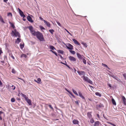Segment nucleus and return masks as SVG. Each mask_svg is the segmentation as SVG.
<instances>
[{
  "mask_svg": "<svg viewBox=\"0 0 126 126\" xmlns=\"http://www.w3.org/2000/svg\"><path fill=\"white\" fill-rule=\"evenodd\" d=\"M83 59V63L85 64H86V61L85 60L84 58H83V59Z\"/></svg>",
  "mask_w": 126,
  "mask_h": 126,
  "instance_id": "nucleus-39",
  "label": "nucleus"
},
{
  "mask_svg": "<svg viewBox=\"0 0 126 126\" xmlns=\"http://www.w3.org/2000/svg\"><path fill=\"white\" fill-rule=\"evenodd\" d=\"M1 62L2 63H3V64H4V61H1Z\"/></svg>",
  "mask_w": 126,
  "mask_h": 126,
  "instance_id": "nucleus-58",
  "label": "nucleus"
},
{
  "mask_svg": "<svg viewBox=\"0 0 126 126\" xmlns=\"http://www.w3.org/2000/svg\"><path fill=\"white\" fill-rule=\"evenodd\" d=\"M65 30H66V32H67L70 35H72L67 30H66V29H65Z\"/></svg>",
  "mask_w": 126,
  "mask_h": 126,
  "instance_id": "nucleus-48",
  "label": "nucleus"
},
{
  "mask_svg": "<svg viewBox=\"0 0 126 126\" xmlns=\"http://www.w3.org/2000/svg\"><path fill=\"white\" fill-rule=\"evenodd\" d=\"M123 75L124 78L126 80V74H123Z\"/></svg>",
  "mask_w": 126,
  "mask_h": 126,
  "instance_id": "nucleus-45",
  "label": "nucleus"
},
{
  "mask_svg": "<svg viewBox=\"0 0 126 126\" xmlns=\"http://www.w3.org/2000/svg\"><path fill=\"white\" fill-rule=\"evenodd\" d=\"M3 113V112L1 111H0V114H2Z\"/></svg>",
  "mask_w": 126,
  "mask_h": 126,
  "instance_id": "nucleus-60",
  "label": "nucleus"
},
{
  "mask_svg": "<svg viewBox=\"0 0 126 126\" xmlns=\"http://www.w3.org/2000/svg\"><path fill=\"white\" fill-rule=\"evenodd\" d=\"M21 94L22 95V96L23 97H24L25 99L26 100L28 99L27 97V96L26 95L22 93H21Z\"/></svg>",
  "mask_w": 126,
  "mask_h": 126,
  "instance_id": "nucleus-22",
  "label": "nucleus"
},
{
  "mask_svg": "<svg viewBox=\"0 0 126 126\" xmlns=\"http://www.w3.org/2000/svg\"><path fill=\"white\" fill-rule=\"evenodd\" d=\"M111 100L113 104L114 105H116V102L114 99L113 98H112L111 99Z\"/></svg>",
  "mask_w": 126,
  "mask_h": 126,
  "instance_id": "nucleus-24",
  "label": "nucleus"
},
{
  "mask_svg": "<svg viewBox=\"0 0 126 126\" xmlns=\"http://www.w3.org/2000/svg\"><path fill=\"white\" fill-rule=\"evenodd\" d=\"M34 36H36L37 38L41 41H45L43 35L42 33L39 32H36Z\"/></svg>",
  "mask_w": 126,
  "mask_h": 126,
  "instance_id": "nucleus-1",
  "label": "nucleus"
},
{
  "mask_svg": "<svg viewBox=\"0 0 126 126\" xmlns=\"http://www.w3.org/2000/svg\"><path fill=\"white\" fill-rule=\"evenodd\" d=\"M95 94L97 96H98L99 97H101V95L98 92H96L95 93Z\"/></svg>",
  "mask_w": 126,
  "mask_h": 126,
  "instance_id": "nucleus-29",
  "label": "nucleus"
},
{
  "mask_svg": "<svg viewBox=\"0 0 126 126\" xmlns=\"http://www.w3.org/2000/svg\"><path fill=\"white\" fill-rule=\"evenodd\" d=\"M75 102L76 104H77L78 105H79V102L78 101H75Z\"/></svg>",
  "mask_w": 126,
  "mask_h": 126,
  "instance_id": "nucleus-49",
  "label": "nucleus"
},
{
  "mask_svg": "<svg viewBox=\"0 0 126 126\" xmlns=\"http://www.w3.org/2000/svg\"><path fill=\"white\" fill-rule=\"evenodd\" d=\"M103 114V117L105 119H107V118H106V117L104 116V114Z\"/></svg>",
  "mask_w": 126,
  "mask_h": 126,
  "instance_id": "nucleus-54",
  "label": "nucleus"
},
{
  "mask_svg": "<svg viewBox=\"0 0 126 126\" xmlns=\"http://www.w3.org/2000/svg\"><path fill=\"white\" fill-rule=\"evenodd\" d=\"M102 65L104 67H106L107 68L108 66L107 65H106V64H103V63H102Z\"/></svg>",
  "mask_w": 126,
  "mask_h": 126,
  "instance_id": "nucleus-41",
  "label": "nucleus"
},
{
  "mask_svg": "<svg viewBox=\"0 0 126 126\" xmlns=\"http://www.w3.org/2000/svg\"><path fill=\"white\" fill-rule=\"evenodd\" d=\"M8 16H12V14L11 13H8L7 15Z\"/></svg>",
  "mask_w": 126,
  "mask_h": 126,
  "instance_id": "nucleus-44",
  "label": "nucleus"
},
{
  "mask_svg": "<svg viewBox=\"0 0 126 126\" xmlns=\"http://www.w3.org/2000/svg\"><path fill=\"white\" fill-rule=\"evenodd\" d=\"M110 124L111 125L113 126H116L115 125V124H112V123H110Z\"/></svg>",
  "mask_w": 126,
  "mask_h": 126,
  "instance_id": "nucleus-57",
  "label": "nucleus"
},
{
  "mask_svg": "<svg viewBox=\"0 0 126 126\" xmlns=\"http://www.w3.org/2000/svg\"><path fill=\"white\" fill-rule=\"evenodd\" d=\"M21 39L19 38H17L16 40L15 41V43L16 44H18L20 42Z\"/></svg>",
  "mask_w": 126,
  "mask_h": 126,
  "instance_id": "nucleus-15",
  "label": "nucleus"
},
{
  "mask_svg": "<svg viewBox=\"0 0 126 126\" xmlns=\"http://www.w3.org/2000/svg\"><path fill=\"white\" fill-rule=\"evenodd\" d=\"M81 44H82L85 47H87V45L86 43L82 42L81 43Z\"/></svg>",
  "mask_w": 126,
  "mask_h": 126,
  "instance_id": "nucleus-33",
  "label": "nucleus"
},
{
  "mask_svg": "<svg viewBox=\"0 0 126 126\" xmlns=\"http://www.w3.org/2000/svg\"><path fill=\"white\" fill-rule=\"evenodd\" d=\"M50 51L52 52L53 53H54L56 55V56H58V54L56 52L53 51L51 50H50Z\"/></svg>",
  "mask_w": 126,
  "mask_h": 126,
  "instance_id": "nucleus-34",
  "label": "nucleus"
},
{
  "mask_svg": "<svg viewBox=\"0 0 126 126\" xmlns=\"http://www.w3.org/2000/svg\"><path fill=\"white\" fill-rule=\"evenodd\" d=\"M66 66H67L68 68H70L69 66V65H67V63H66Z\"/></svg>",
  "mask_w": 126,
  "mask_h": 126,
  "instance_id": "nucleus-64",
  "label": "nucleus"
},
{
  "mask_svg": "<svg viewBox=\"0 0 126 126\" xmlns=\"http://www.w3.org/2000/svg\"><path fill=\"white\" fill-rule=\"evenodd\" d=\"M96 115L97 116V117H98V118L99 119L100 118V117H99V114H96Z\"/></svg>",
  "mask_w": 126,
  "mask_h": 126,
  "instance_id": "nucleus-55",
  "label": "nucleus"
},
{
  "mask_svg": "<svg viewBox=\"0 0 126 126\" xmlns=\"http://www.w3.org/2000/svg\"><path fill=\"white\" fill-rule=\"evenodd\" d=\"M0 22L3 23H5V22L3 21V18H2L1 16L0 15Z\"/></svg>",
  "mask_w": 126,
  "mask_h": 126,
  "instance_id": "nucleus-23",
  "label": "nucleus"
},
{
  "mask_svg": "<svg viewBox=\"0 0 126 126\" xmlns=\"http://www.w3.org/2000/svg\"><path fill=\"white\" fill-rule=\"evenodd\" d=\"M18 10L19 12V14L20 16L24 18L26 17L25 15L24 14L23 12L19 8H18Z\"/></svg>",
  "mask_w": 126,
  "mask_h": 126,
  "instance_id": "nucleus-5",
  "label": "nucleus"
},
{
  "mask_svg": "<svg viewBox=\"0 0 126 126\" xmlns=\"http://www.w3.org/2000/svg\"><path fill=\"white\" fill-rule=\"evenodd\" d=\"M11 58L13 59H15V58H14V56H13V55L12 56H11Z\"/></svg>",
  "mask_w": 126,
  "mask_h": 126,
  "instance_id": "nucleus-59",
  "label": "nucleus"
},
{
  "mask_svg": "<svg viewBox=\"0 0 126 126\" xmlns=\"http://www.w3.org/2000/svg\"><path fill=\"white\" fill-rule=\"evenodd\" d=\"M109 75L111 76L114 79H116V80H118L117 79H116V78H117V77L116 76H115L113 75L112 74H108Z\"/></svg>",
  "mask_w": 126,
  "mask_h": 126,
  "instance_id": "nucleus-19",
  "label": "nucleus"
},
{
  "mask_svg": "<svg viewBox=\"0 0 126 126\" xmlns=\"http://www.w3.org/2000/svg\"><path fill=\"white\" fill-rule=\"evenodd\" d=\"M39 27L41 30H45V28L43 26H39Z\"/></svg>",
  "mask_w": 126,
  "mask_h": 126,
  "instance_id": "nucleus-37",
  "label": "nucleus"
},
{
  "mask_svg": "<svg viewBox=\"0 0 126 126\" xmlns=\"http://www.w3.org/2000/svg\"><path fill=\"white\" fill-rule=\"evenodd\" d=\"M39 18L42 20V21H43V20H44L43 19V18H42L41 17H39Z\"/></svg>",
  "mask_w": 126,
  "mask_h": 126,
  "instance_id": "nucleus-52",
  "label": "nucleus"
},
{
  "mask_svg": "<svg viewBox=\"0 0 126 126\" xmlns=\"http://www.w3.org/2000/svg\"><path fill=\"white\" fill-rule=\"evenodd\" d=\"M11 35L12 36L18 37H20V35L18 32L17 31L16 29H15L14 31H12L11 33Z\"/></svg>",
  "mask_w": 126,
  "mask_h": 126,
  "instance_id": "nucleus-2",
  "label": "nucleus"
},
{
  "mask_svg": "<svg viewBox=\"0 0 126 126\" xmlns=\"http://www.w3.org/2000/svg\"><path fill=\"white\" fill-rule=\"evenodd\" d=\"M88 117L90 119L92 118V115L90 112H88L87 114Z\"/></svg>",
  "mask_w": 126,
  "mask_h": 126,
  "instance_id": "nucleus-20",
  "label": "nucleus"
},
{
  "mask_svg": "<svg viewBox=\"0 0 126 126\" xmlns=\"http://www.w3.org/2000/svg\"><path fill=\"white\" fill-rule=\"evenodd\" d=\"M12 87V89L13 90H14L15 89L16 87L15 86H14L13 85H12L11 86Z\"/></svg>",
  "mask_w": 126,
  "mask_h": 126,
  "instance_id": "nucleus-42",
  "label": "nucleus"
},
{
  "mask_svg": "<svg viewBox=\"0 0 126 126\" xmlns=\"http://www.w3.org/2000/svg\"><path fill=\"white\" fill-rule=\"evenodd\" d=\"M66 66H67L68 68H70L69 66V65H67V63H66Z\"/></svg>",
  "mask_w": 126,
  "mask_h": 126,
  "instance_id": "nucleus-63",
  "label": "nucleus"
},
{
  "mask_svg": "<svg viewBox=\"0 0 126 126\" xmlns=\"http://www.w3.org/2000/svg\"><path fill=\"white\" fill-rule=\"evenodd\" d=\"M122 98L123 100L124 104L125 105H126V99L124 96H122Z\"/></svg>",
  "mask_w": 126,
  "mask_h": 126,
  "instance_id": "nucleus-13",
  "label": "nucleus"
},
{
  "mask_svg": "<svg viewBox=\"0 0 126 126\" xmlns=\"http://www.w3.org/2000/svg\"><path fill=\"white\" fill-rule=\"evenodd\" d=\"M66 47L68 49L72 50L73 49V46L69 43H68L67 45L66 46Z\"/></svg>",
  "mask_w": 126,
  "mask_h": 126,
  "instance_id": "nucleus-6",
  "label": "nucleus"
},
{
  "mask_svg": "<svg viewBox=\"0 0 126 126\" xmlns=\"http://www.w3.org/2000/svg\"><path fill=\"white\" fill-rule=\"evenodd\" d=\"M29 30L31 31L32 34L33 35H34L35 33V32H35V31L34 30L32 26H29Z\"/></svg>",
  "mask_w": 126,
  "mask_h": 126,
  "instance_id": "nucleus-4",
  "label": "nucleus"
},
{
  "mask_svg": "<svg viewBox=\"0 0 126 126\" xmlns=\"http://www.w3.org/2000/svg\"><path fill=\"white\" fill-rule=\"evenodd\" d=\"M27 57V56L25 54H22L21 56V58H26Z\"/></svg>",
  "mask_w": 126,
  "mask_h": 126,
  "instance_id": "nucleus-25",
  "label": "nucleus"
},
{
  "mask_svg": "<svg viewBox=\"0 0 126 126\" xmlns=\"http://www.w3.org/2000/svg\"><path fill=\"white\" fill-rule=\"evenodd\" d=\"M43 21L44 23L47 25L48 27H50V23L46 21L45 20H43Z\"/></svg>",
  "mask_w": 126,
  "mask_h": 126,
  "instance_id": "nucleus-12",
  "label": "nucleus"
},
{
  "mask_svg": "<svg viewBox=\"0 0 126 126\" xmlns=\"http://www.w3.org/2000/svg\"><path fill=\"white\" fill-rule=\"evenodd\" d=\"M49 48L51 49V50H56L55 48L52 45H50L49 46Z\"/></svg>",
  "mask_w": 126,
  "mask_h": 126,
  "instance_id": "nucleus-16",
  "label": "nucleus"
},
{
  "mask_svg": "<svg viewBox=\"0 0 126 126\" xmlns=\"http://www.w3.org/2000/svg\"><path fill=\"white\" fill-rule=\"evenodd\" d=\"M12 72L13 74H15L16 73V71L14 68H13L12 70Z\"/></svg>",
  "mask_w": 126,
  "mask_h": 126,
  "instance_id": "nucleus-35",
  "label": "nucleus"
},
{
  "mask_svg": "<svg viewBox=\"0 0 126 126\" xmlns=\"http://www.w3.org/2000/svg\"><path fill=\"white\" fill-rule=\"evenodd\" d=\"M72 90L73 92V93L75 94L77 96L78 95V94L77 92L76 91L74 90L73 89Z\"/></svg>",
  "mask_w": 126,
  "mask_h": 126,
  "instance_id": "nucleus-30",
  "label": "nucleus"
},
{
  "mask_svg": "<svg viewBox=\"0 0 126 126\" xmlns=\"http://www.w3.org/2000/svg\"><path fill=\"white\" fill-rule=\"evenodd\" d=\"M49 106L51 109L53 110V108L52 107V106L51 105H49Z\"/></svg>",
  "mask_w": 126,
  "mask_h": 126,
  "instance_id": "nucleus-47",
  "label": "nucleus"
},
{
  "mask_svg": "<svg viewBox=\"0 0 126 126\" xmlns=\"http://www.w3.org/2000/svg\"><path fill=\"white\" fill-rule=\"evenodd\" d=\"M11 101L12 102H14L15 101V99L14 98H12L11 99Z\"/></svg>",
  "mask_w": 126,
  "mask_h": 126,
  "instance_id": "nucleus-40",
  "label": "nucleus"
},
{
  "mask_svg": "<svg viewBox=\"0 0 126 126\" xmlns=\"http://www.w3.org/2000/svg\"><path fill=\"white\" fill-rule=\"evenodd\" d=\"M108 85L110 88H112V86H111V85L110 84H108Z\"/></svg>",
  "mask_w": 126,
  "mask_h": 126,
  "instance_id": "nucleus-46",
  "label": "nucleus"
},
{
  "mask_svg": "<svg viewBox=\"0 0 126 126\" xmlns=\"http://www.w3.org/2000/svg\"><path fill=\"white\" fill-rule=\"evenodd\" d=\"M27 18L28 20L31 22L33 23V20H32V18L30 16H27Z\"/></svg>",
  "mask_w": 126,
  "mask_h": 126,
  "instance_id": "nucleus-10",
  "label": "nucleus"
},
{
  "mask_svg": "<svg viewBox=\"0 0 126 126\" xmlns=\"http://www.w3.org/2000/svg\"><path fill=\"white\" fill-rule=\"evenodd\" d=\"M24 44L23 43V44H20V47L21 49H22L24 47Z\"/></svg>",
  "mask_w": 126,
  "mask_h": 126,
  "instance_id": "nucleus-26",
  "label": "nucleus"
},
{
  "mask_svg": "<svg viewBox=\"0 0 126 126\" xmlns=\"http://www.w3.org/2000/svg\"><path fill=\"white\" fill-rule=\"evenodd\" d=\"M99 122L98 121H96L94 123V126H99Z\"/></svg>",
  "mask_w": 126,
  "mask_h": 126,
  "instance_id": "nucleus-17",
  "label": "nucleus"
},
{
  "mask_svg": "<svg viewBox=\"0 0 126 126\" xmlns=\"http://www.w3.org/2000/svg\"><path fill=\"white\" fill-rule=\"evenodd\" d=\"M9 23L11 25L12 27L14 29L15 28V26L11 22H9Z\"/></svg>",
  "mask_w": 126,
  "mask_h": 126,
  "instance_id": "nucleus-27",
  "label": "nucleus"
},
{
  "mask_svg": "<svg viewBox=\"0 0 126 126\" xmlns=\"http://www.w3.org/2000/svg\"><path fill=\"white\" fill-rule=\"evenodd\" d=\"M35 81L38 83H40V82L41 81V79L40 78H38L37 79V81L35 80Z\"/></svg>",
  "mask_w": 126,
  "mask_h": 126,
  "instance_id": "nucleus-28",
  "label": "nucleus"
},
{
  "mask_svg": "<svg viewBox=\"0 0 126 126\" xmlns=\"http://www.w3.org/2000/svg\"><path fill=\"white\" fill-rule=\"evenodd\" d=\"M82 77L83 78V80L85 81H87L91 84H93V82L87 77L83 76Z\"/></svg>",
  "mask_w": 126,
  "mask_h": 126,
  "instance_id": "nucleus-3",
  "label": "nucleus"
},
{
  "mask_svg": "<svg viewBox=\"0 0 126 126\" xmlns=\"http://www.w3.org/2000/svg\"><path fill=\"white\" fill-rule=\"evenodd\" d=\"M90 122L91 123L93 124L94 122V121L93 119L92 118L90 119Z\"/></svg>",
  "mask_w": 126,
  "mask_h": 126,
  "instance_id": "nucleus-32",
  "label": "nucleus"
},
{
  "mask_svg": "<svg viewBox=\"0 0 126 126\" xmlns=\"http://www.w3.org/2000/svg\"><path fill=\"white\" fill-rule=\"evenodd\" d=\"M72 40L75 44H77L79 46L81 45L75 39H72Z\"/></svg>",
  "mask_w": 126,
  "mask_h": 126,
  "instance_id": "nucleus-11",
  "label": "nucleus"
},
{
  "mask_svg": "<svg viewBox=\"0 0 126 126\" xmlns=\"http://www.w3.org/2000/svg\"><path fill=\"white\" fill-rule=\"evenodd\" d=\"M78 94L79 96L80 97L81 96H82V94L81 93L80 91H79L78 92Z\"/></svg>",
  "mask_w": 126,
  "mask_h": 126,
  "instance_id": "nucleus-36",
  "label": "nucleus"
},
{
  "mask_svg": "<svg viewBox=\"0 0 126 126\" xmlns=\"http://www.w3.org/2000/svg\"><path fill=\"white\" fill-rule=\"evenodd\" d=\"M49 31L51 34H53V32H54V30L53 29L49 30Z\"/></svg>",
  "mask_w": 126,
  "mask_h": 126,
  "instance_id": "nucleus-38",
  "label": "nucleus"
},
{
  "mask_svg": "<svg viewBox=\"0 0 126 126\" xmlns=\"http://www.w3.org/2000/svg\"><path fill=\"white\" fill-rule=\"evenodd\" d=\"M73 122L74 124H78L79 121L77 120H74L73 121Z\"/></svg>",
  "mask_w": 126,
  "mask_h": 126,
  "instance_id": "nucleus-18",
  "label": "nucleus"
},
{
  "mask_svg": "<svg viewBox=\"0 0 126 126\" xmlns=\"http://www.w3.org/2000/svg\"><path fill=\"white\" fill-rule=\"evenodd\" d=\"M69 51L71 54H75L76 53L75 51H74L70 50Z\"/></svg>",
  "mask_w": 126,
  "mask_h": 126,
  "instance_id": "nucleus-31",
  "label": "nucleus"
},
{
  "mask_svg": "<svg viewBox=\"0 0 126 126\" xmlns=\"http://www.w3.org/2000/svg\"><path fill=\"white\" fill-rule=\"evenodd\" d=\"M26 101H27L28 103L30 105H32L31 103V101L30 99H27Z\"/></svg>",
  "mask_w": 126,
  "mask_h": 126,
  "instance_id": "nucleus-14",
  "label": "nucleus"
},
{
  "mask_svg": "<svg viewBox=\"0 0 126 126\" xmlns=\"http://www.w3.org/2000/svg\"><path fill=\"white\" fill-rule=\"evenodd\" d=\"M2 52V50L1 49H0V55Z\"/></svg>",
  "mask_w": 126,
  "mask_h": 126,
  "instance_id": "nucleus-56",
  "label": "nucleus"
},
{
  "mask_svg": "<svg viewBox=\"0 0 126 126\" xmlns=\"http://www.w3.org/2000/svg\"><path fill=\"white\" fill-rule=\"evenodd\" d=\"M80 97L82 99H85V98L84 97L83 95L82 96H81Z\"/></svg>",
  "mask_w": 126,
  "mask_h": 126,
  "instance_id": "nucleus-51",
  "label": "nucleus"
},
{
  "mask_svg": "<svg viewBox=\"0 0 126 126\" xmlns=\"http://www.w3.org/2000/svg\"><path fill=\"white\" fill-rule=\"evenodd\" d=\"M68 58L69 60L71 61H75L76 60V59L72 56H70Z\"/></svg>",
  "mask_w": 126,
  "mask_h": 126,
  "instance_id": "nucleus-8",
  "label": "nucleus"
},
{
  "mask_svg": "<svg viewBox=\"0 0 126 126\" xmlns=\"http://www.w3.org/2000/svg\"><path fill=\"white\" fill-rule=\"evenodd\" d=\"M56 22L59 26H61V25L60 23L58 21H56Z\"/></svg>",
  "mask_w": 126,
  "mask_h": 126,
  "instance_id": "nucleus-43",
  "label": "nucleus"
},
{
  "mask_svg": "<svg viewBox=\"0 0 126 126\" xmlns=\"http://www.w3.org/2000/svg\"><path fill=\"white\" fill-rule=\"evenodd\" d=\"M77 73L80 76L82 75H85L86 74L85 72L84 71H77Z\"/></svg>",
  "mask_w": 126,
  "mask_h": 126,
  "instance_id": "nucleus-9",
  "label": "nucleus"
},
{
  "mask_svg": "<svg viewBox=\"0 0 126 126\" xmlns=\"http://www.w3.org/2000/svg\"><path fill=\"white\" fill-rule=\"evenodd\" d=\"M57 51L58 53H61L62 54H63L64 51H63L60 50H57Z\"/></svg>",
  "mask_w": 126,
  "mask_h": 126,
  "instance_id": "nucleus-21",
  "label": "nucleus"
},
{
  "mask_svg": "<svg viewBox=\"0 0 126 126\" xmlns=\"http://www.w3.org/2000/svg\"><path fill=\"white\" fill-rule=\"evenodd\" d=\"M8 1V0H3L4 2H6Z\"/></svg>",
  "mask_w": 126,
  "mask_h": 126,
  "instance_id": "nucleus-61",
  "label": "nucleus"
},
{
  "mask_svg": "<svg viewBox=\"0 0 126 126\" xmlns=\"http://www.w3.org/2000/svg\"><path fill=\"white\" fill-rule=\"evenodd\" d=\"M66 66H67L68 68H70L69 66V65H67V63H66Z\"/></svg>",
  "mask_w": 126,
  "mask_h": 126,
  "instance_id": "nucleus-62",
  "label": "nucleus"
},
{
  "mask_svg": "<svg viewBox=\"0 0 126 126\" xmlns=\"http://www.w3.org/2000/svg\"><path fill=\"white\" fill-rule=\"evenodd\" d=\"M66 63H64L62 62H61V63H62V64H63L64 65H66V64L67 63H66V62H65Z\"/></svg>",
  "mask_w": 126,
  "mask_h": 126,
  "instance_id": "nucleus-50",
  "label": "nucleus"
},
{
  "mask_svg": "<svg viewBox=\"0 0 126 126\" xmlns=\"http://www.w3.org/2000/svg\"><path fill=\"white\" fill-rule=\"evenodd\" d=\"M58 55L62 59H63V58L62 57V56L61 55H60L59 54H58Z\"/></svg>",
  "mask_w": 126,
  "mask_h": 126,
  "instance_id": "nucleus-53",
  "label": "nucleus"
},
{
  "mask_svg": "<svg viewBox=\"0 0 126 126\" xmlns=\"http://www.w3.org/2000/svg\"><path fill=\"white\" fill-rule=\"evenodd\" d=\"M77 55L78 58L80 59H82L84 57L83 55H81L79 53H77Z\"/></svg>",
  "mask_w": 126,
  "mask_h": 126,
  "instance_id": "nucleus-7",
  "label": "nucleus"
}]
</instances>
